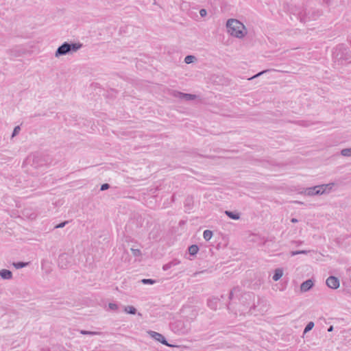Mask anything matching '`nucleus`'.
<instances>
[{
	"mask_svg": "<svg viewBox=\"0 0 351 351\" xmlns=\"http://www.w3.org/2000/svg\"><path fill=\"white\" fill-rule=\"evenodd\" d=\"M82 47L80 43H68L64 42L58 47L55 52V57L59 58L61 56L66 55H73Z\"/></svg>",
	"mask_w": 351,
	"mask_h": 351,
	"instance_id": "f257e3e1",
	"label": "nucleus"
},
{
	"mask_svg": "<svg viewBox=\"0 0 351 351\" xmlns=\"http://www.w3.org/2000/svg\"><path fill=\"white\" fill-rule=\"evenodd\" d=\"M241 23L234 19H230L227 21L226 27L228 34L237 38H241Z\"/></svg>",
	"mask_w": 351,
	"mask_h": 351,
	"instance_id": "f03ea898",
	"label": "nucleus"
},
{
	"mask_svg": "<svg viewBox=\"0 0 351 351\" xmlns=\"http://www.w3.org/2000/svg\"><path fill=\"white\" fill-rule=\"evenodd\" d=\"M333 185V183H330L328 184L315 186L313 187L306 189L304 192H301L300 193H304L305 195L308 196L322 195L325 193L326 189H328L329 191L331 190Z\"/></svg>",
	"mask_w": 351,
	"mask_h": 351,
	"instance_id": "7ed1b4c3",
	"label": "nucleus"
},
{
	"mask_svg": "<svg viewBox=\"0 0 351 351\" xmlns=\"http://www.w3.org/2000/svg\"><path fill=\"white\" fill-rule=\"evenodd\" d=\"M171 330L178 335L187 333L190 330V326L188 322L183 320H176L170 325Z\"/></svg>",
	"mask_w": 351,
	"mask_h": 351,
	"instance_id": "20e7f679",
	"label": "nucleus"
},
{
	"mask_svg": "<svg viewBox=\"0 0 351 351\" xmlns=\"http://www.w3.org/2000/svg\"><path fill=\"white\" fill-rule=\"evenodd\" d=\"M172 95L176 98L180 99H183L186 101L194 100L197 98V95L189 93H183L179 91L174 90L172 93Z\"/></svg>",
	"mask_w": 351,
	"mask_h": 351,
	"instance_id": "39448f33",
	"label": "nucleus"
},
{
	"mask_svg": "<svg viewBox=\"0 0 351 351\" xmlns=\"http://www.w3.org/2000/svg\"><path fill=\"white\" fill-rule=\"evenodd\" d=\"M241 296V291L239 287H234L229 295V299L233 302L234 301L240 300Z\"/></svg>",
	"mask_w": 351,
	"mask_h": 351,
	"instance_id": "423d86ee",
	"label": "nucleus"
},
{
	"mask_svg": "<svg viewBox=\"0 0 351 351\" xmlns=\"http://www.w3.org/2000/svg\"><path fill=\"white\" fill-rule=\"evenodd\" d=\"M326 285L332 289H337L339 287V280L337 277L329 276L326 280Z\"/></svg>",
	"mask_w": 351,
	"mask_h": 351,
	"instance_id": "0eeeda50",
	"label": "nucleus"
},
{
	"mask_svg": "<svg viewBox=\"0 0 351 351\" xmlns=\"http://www.w3.org/2000/svg\"><path fill=\"white\" fill-rule=\"evenodd\" d=\"M149 333L152 337H153L156 341L160 342L163 345H165V346H167L169 347L172 346L171 345H170L167 343L165 337L162 335H161L160 333H158V332H154V331H150V332H149Z\"/></svg>",
	"mask_w": 351,
	"mask_h": 351,
	"instance_id": "6e6552de",
	"label": "nucleus"
},
{
	"mask_svg": "<svg viewBox=\"0 0 351 351\" xmlns=\"http://www.w3.org/2000/svg\"><path fill=\"white\" fill-rule=\"evenodd\" d=\"M314 282L311 279H308L303 282L300 285L301 292H306L309 291L313 286Z\"/></svg>",
	"mask_w": 351,
	"mask_h": 351,
	"instance_id": "1a4fd4ad",
	"label": "nucleus"
},
{
	"mask_svg": "<svg viewBox=\"0 0 351 351\" xmlns=\"http://www.w3.org/2000/svg\"><path fill=\"white\" fill-rule=\"evenodd\" d=\"M219 300L217 298H211L208 300L207 304L208 307L213 310L217 308Z\"/></svg>",
	"mask_w": 351,
	"mask_h": 351,
	"instance_id": "9d476101",
	"label": "nucleus"
},
{
	"mask_svg": "<svg viewBox=\"0 0 351 351\" xmlns=\"http://www.w3.org/2000/svg\"><path fill=\"white\" fill-rule=\"evenodd\" d=\"M0 276L3 279L10 280L12 278V273L8 269H1L0 271Z\"/></svg>",
	"mask_w": 351,
	"mask_h": 351,
	"instance_id": "9b49d317",
	"label": "nucleus"
},
{
	"mask_svg": "<svg viewBox=\"0 0 351 351\" xmlns=\"http://www.w3.org/2000/svg\"><path fill=\"white\" fill-rule=\"evenodd\" d=\"M180 263V261H178L177 259H174L172 261L164 265L162 267V269L164 271H167V270L169 269L170 268H171L172 267L179 265Z\"/></svg>",
	"mask_w": 351,
	"mask_h": 351,
	"instance_id": "f8f14e48",
	"label": "nucleus"
},
{
	"mask_svg": "<svg viewBox=\"0 0 351 351\" xmlns=\"http://www.w3.org/2000/svg\"><path fill=\"white\" fill-rule=\"evenodd\" d=\"M67 259V255L66 254H62L59 256L58 258V265L61 268H66L67 266V264L66 263Z\"/></svg>",
	"mask_w": 351,
	"mask_h": 351,
	"instance_id": "ddd939ff",
	"label": "nucleus"
},
{
	"mask_svg": "<svg viewBox=\"0 0 351 351\" xmlns=\"http://www.w3.org/2000/svg\"><path fill=\"white\" fill-rule=\"evenodd\" d=\"M225 214L232 219L237 220L240 219V214L237 211L226 210Z\"/></svg>",
	"mask_w": 351,
	"mask_h": 351,
	"instance_id": "4468645a",
	"label": "nucleus"
},
{
	"mask_svg": "<svg viewBox=\"0 0 351 351\" xmlns=\"http://www.w3.org/2000/svg\"><path fill=\"white\" fill-rule=\"evenodd\" d=\"M283 275V270L281 268H277L274 271V274L272 277L274 281L279 280Z\"/></svg>",
	"mask_w": 351,
	"mask_h": 351,
	"instance_id": "2eb2a0df",
	"label": "nucleus"
},
{
	"mask_svg": "<svg viewBox=\"0 0 351 351\" xmlns=\"http://www.w3.org/2000/svg\"><path fill=\"white\" fill-rule=\"evenodd\" d=\"M124 311L128 314L134 315L136 313V309L133 306H125Z\"/></svg>",
	"mask_w": 351,
	"mask_h": 351,
	"instance_id": "dca6fc26",
	"label": "nucleus"
},
{
	"mask_svg": "<svg viewBox=\"0 0 351 351\" xmlns=\"http://www.w3.org/2000/svg\"><path fill=\"white\" fill-rule=\"evenodd\" d=\"M199 250V247L196 245H192L189 247V252L191 255H195Z\"/></svg>",
	"mask_w": 351,
	"mask_h": 351,
	"instance_id": "f3484780",
	"label": "nucleus"
},
{
	"mask_svg": "<svg viewBox=\"0 0 351 351\" xmlns=\"http://www.w3.org/2000/svg\"><path fill=\"white\" fill-rule=\"evenodd\" d=\"M213 234L211 230H206L204 231L203 237L206 241H209L212 238Z\"/></svg>",
	"mask_w": 351,
	"mask_h": 351,
	"instance_id": "a211bd4d",
	"label": "nucleus"
},
{
	"mask_svg": "<svg viewBox=\"0 0 351 351\" xmlns=\"http://www.w3.org/2000/svg\"><path fill=\"white\" fill-rule=\"evenodd\" d=\"M80 332L82 335H99L101 334L100 332L88 331V330H80Z\"/></svg>",
	"mask_w": 351,
	"mask_h": 351,
	"instance_id": "6ab92c4d",
	"label": "nucleus"
},
{
	"mask_svg": "<svg viewBox=\"0 0 351 351\" xmlns=\"http://www.w3.org/2000/svg\"><path fill=\"white\" fill-rule=\"evenodd\" d=\"M269 71H270V70H269V69L264 70V71H261V72L258 73L257 74H256V75H253V76H252V77H245V78H246L247 80H253V79H254V78H256V77H259V76L262 75L263 73H267V72H269Z\"/></svg>",
	"mask_w": 351,
	"mask_h": 351,
	"instance_id": "aec40b11",
	"label": "nucleus"
},
{
	"mask_svg": "<svg viewBox=\"0 0 351 351\" xmlns=\"http://www.w3.org/2000/svg\"><path fill=\"white\" fill-rule=\"evenodd\" d=\"M341 154L343 156H346V157L351 156V147L343 149L341 151Z\"/></svg>",
	"mask_w": 351,
	"mask_h": 351,
	"instance_id": "412c9836",
	"label": "nucleus"
},
{
	"mask_svg": "<svg viewBox=\"0 0 351 351\" xmlns=\"http://www.w3.org/2000/svg\"><path fill=\"white\" fill-rule=\"evenodd\" d=\"M195 60V57L194 56L189 55V56H186L185 57L184 62L186 64H190V63L193 62Z\"/></svg>",
	"mask_w": 351,
	"mask_h": 351,
	"instance_id": "4be33fe9",
	"label": "nucleus"
},
{
	"mask_svg": "<svg viewBox=\"0 0 351 351\" xmlns=\"http://www.w3.org/2000/svg\"><path fill=\"white\" fill-rule=\"evenodd\" d=\"M13 265L15 268L21 269V268L25 267L27 265V263L18 262V263H14Z\"/></svg>",
	"mask_w": 351,
	"mask_h": 351,
	"instance_id": "5701e85b",
	"label": "nucleus"
},
{
	"mask_svg": "<svg viewBox=\"0 0 351 351\" xmlns=\"http://www.w3.org/2000/svg\"><path fill=\"white\" fill-rule=\"evenodd\" d=\"M309 252L308 251H306V250H298V251H292L291 252V256H295V255H298V254H306L307 253H308Z\"/></svg>",
	"mask_w": 351,
	"mask_h": 351,
	"instance_id": "b1692460",
	"label": "nucleus"
},
{
	"mask_svg": "<svg viewBox=\"0 0 351 351\" xmlns=\"http://www.w3.org/2000/svg\"><path fill=\"white\" fill-rule=\"evenodd\" d=\"M313 326H314V323L313 322H308L304 328V332L306 333L307 332L310 331L311 330H312Z\"/></svg>",
	"mask_w": 351,
	"mask_h": 351,
	"instance_id": "393cba45",
	"label": "nucleus"
},
{
	"mask_svg": "<svg viewBox=\"0 0 351 351\" xmlns=\"http://www.w3.org/2000/svg\"><path fill=\"white\" fill-rule=\"evenodd\" d=\"M131 251L132 252L133 256H141V252L138 249L131 248Z\"/></svg>",
	"mask_w": 351,
	"mask_h": 351,
	"instance_id": "a878e982",
	"label": "nucleus"
},
{
	"mask_svg": "<svg viewBox=\"0 0 351 351\" xmlns=\"http://www.w3.org/2000/svg\"><path fill=\"white\" fill-rule=\"evenodd\" d=\"M20 130H21L20 126L19 125L16 126L14 128V130H13V132H12V137H14V136H16L19 133Z\"/></svg>",
	"mask_w": 351,
	"mask_h": 351,
	"instance_id": "bb28decb",
	"label": "nucleus"
},
{
	"mask_svg": "<svg viewBox=\"0 0 351 351\" xmlns=\"http://www.w3.org/2000/svg\"><path fill=\"white\" fill-rule=\"evenodd\" d=\"M141 282L145 284V285H147V284H149V285H153L155 283V280H152V279H143L141 280Z\"/></svg>",
	"mask_w": 351,
	"mask_h": 351,
	"instance_id": "cd10ccee",
	"label": "nucleus"
},
{
	"mask_svg": "<svg viewBox=\"0 0 351 351\" xmlns=\"http://www.w3.org/2000/svg\"><path fill=\"white\" fill-rule=\"evenodd\" d=\"M108 307L112 311H117L118 309V305L114 303H109Z\"/></svg>",
	"mask_w": 351,
	"mask_h": 351,
	"instance_id": "c85d7f7f",
	"label": "nucleus"
},
{
	"mask_svg": "<svg viewBox=\"0 0 351 351\" xmlns=\"http://www.w3.org/2000/svg\"><path fill=\"white\" fill-rule=\"evenodd\" d=\"M68 223L67 221H65L64 222H62L55 226L56 228H61L65 226V225Z\"/></svg>",
	"mask_w": 351,
	"mask_h": 351,
	"instance_id": "c756f323",
	"label": "nucleus"
},
{
	"mask_svg": "<svg viewBox=\"0 0 351 351\" xmlns=\"http://www.w3.org/2000/svg\"><path fill=\"white\" fill-rule=\"evenodd\" d=\"M109 188H110V185L106 183V184H103L101 185L100 190L105 191V190L108 189Z\"/></svg>",
	"mask_w": 351,
	"mask_h": 351,
	"instance_id": "7c9ffc66",
	"label": "nucleus"
},
{
	"mask_svg": "<svg viewBox=\"0 0 351 351\" xmlns=\"http://www.w3.org/2000/svg\"><path fill=\"white\" fill-rule=\"evenodd\" d=\"M199 14H200V16H201L202 17H204V16H206V14H207V11H206V10H205V9H201V10H199Z\"/></svg>",
	"mask_w": 351,
	"mask_h": 351,
	"instance_id": "2f4dec72",
	"label": "nucleus"
},
{
	"mask_svg": "<svg viewBox=\"0 0 351 351\" xmlns=\"http://www.w3.org/2000/svg\"><path fill=\"white\" fill-rule=\"evenodd\" d=\"M246 34H247V29H246L245 26L243 24V37Z\"/></svg>",
	"mask_w": 351,
	"mask_h": 351,
	"instance_id": "473e14b6",
	"label": "nucleus"
},
{
	"mask_svg": "<svg viewBox=\"0 0 351 351\" xmlns=\"http://www.w3.org/2000/svg\"><path fill=\"white\" fill-rule=\"evenodd\" d=\"M232 303H230L228 305V308L230 311H232Z\"/></svg>",
	"mask_w": 351,
	"mask_h": 351,
	"instance_id": "72a5a7b5",
	"label": "nucleus"
},
{
	"mask_svg": "<svg viewBox=\"0 0 351 351\" xmlns=\"http://www.w3.org/2000/svg\"><path fill=\"white\" fill-rule=\"evenodd\" d=\"M291 222H292V223H297V222L298 221V219H295V218H293V219H291Z\"/></svg>",
	"mask_w": 351,
	"mask_h": 351,
	"instance_id": "f704fd0d",
	"label": "nucleus"
},
{
	"mask_svg": "<svg viewBox=\"0 0 351 351\" xmlns=\"http://www.w3.org/2000/svg\"><path fill=\"white\" fill-rule=\"evenodd\" d=\"M333 330V326H330L328 328V332H332Z\"/></svg>",
	"mask_w": 351,
	"mask_h": 351,
	"instance_id": "c9c22d12",
	"label": "nucleus"
},
{
	"mask_svg": "<svg viewBox=\"0 0 351 351\" xmlns=\"http://www.w3.org/2000/svg\"><path fill=\"white\" fill-rule=\"evenodd\" d=\"M326 3H330V0H324Z\"/></svg>",
	"mask_w": 351,
	"mask_h": 351,
	"instance_id": "e433bc0d",
	"label": "nucleus"
},
{
	"mask_svg": "<svg viewBox=\"0 0 351 351\" xmlns=\"http://www.w3.org/2000/svg\"><path fill=\"white\" fill-rule=\"evenodd\" d=\"M295 203L299 204H302V202H298V201H296Z\"/></svg>",
	"mask_w": 351,
	"mask_h": 351,
	"instance_id": "4c0bfd02",
	"label": "nucleus"
}]
</instances>
